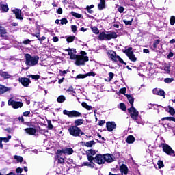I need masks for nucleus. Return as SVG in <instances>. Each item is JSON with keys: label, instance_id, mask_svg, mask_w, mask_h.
<instances>
[{"label": "nucleus", "instance_id": "obj_1", "mask_svg": "<svg viewBox=\"0 0 175 175\" xmlns=\"http://www.w3.org/2000/svg\"><path fill=\"white\" fill-rule=\"evenodd\" d=\"M25 64L27 65V68L25 70L29 69L31 66H35V65H38V62H39L38 56H31L29 54H25Z\"/></svg>", "mask_w": 175, "mask_h": 175}, {"label": "nucleus", "instance_id": "obj_2", "mask_svg": "<svg viewBox=\"0 0 175 175\" xmlns=\"http://www.w3.org/2000/svg\"><path fill=\"white\" fill-rule=\"evenodd\" d=\"M68 132L74 137H80L81 129L76 126H71L68 128Z\"/></svg>", "mask_w": 175, "mask_h": 175}, {"label": "nucleus", "instance_id": "obj_3", "mask_svg": "<svg viewBox=\"0 0 175 175\" xmlns=\"http://www.w3.org/2000/svg\"><path fill=\"white\" fill-rule=\"evenodd\" d=\"M124 53H125V54L129 58L130 61H132V62H136V61H137V58H136L135 54H133L132 47H129L127 49L124 50Z\"/></svg>", "mask_w": 175, "mask_h": 175}, {"label": "nucleus", "instance_id": "obj_4", "mask_svg": "<svg viewBox=\"0 0 175 175\" xmlns=\"http://www.w3.org/2000/svg\"><path fill=\"white\" fill-rule=\"evenodd\" d=\"M75 64L77 65L78 66H80V65H85V62H88V56H77V58L75 59Z\"/></svg>", "mask_w": 175, "mask_h": 175}, {"label": "nucleus", "instance_id": "obj_5", "mask_svg": "<svg viewBox=\"0 0 175 175\" xmlns=\"http://www.w3.org/2000/svg\"><path fill=\"white\" fill-rule=\"evenodd\" d=\"M63 114L65 116H68L70 118H73V117H81V113L77 111H68V110H64Z\"/></svg>", "mask_w": 175, "mask_h": 175}, {"label": "nucleus", "instance_id": "obj_6", "mask_svg": "<svg viewBox=\"0 0 175 175\" xmlns=\"http://www.w3.org/2000/svg\"><path fill=\"white\" fill-rule=\"evenodd\" d=\"M163 151L165 152V154H167V155L175 157L174 150H173V149H172V147L166 144H163Z\"/></svg>", "mask_w": 175, "mask_h": 175}, {"label": "nucleus", "instance_id": "obj_7", "mask_svg": "<svg viewBox=\"0 0 175 175\" xmlns=\"http://www.w3.org/2000/svg\"><path fill=\"white\" fill-rule=\"evenodd\" d=\"M8 106H12L13 109H18L23 107V103L15 101L12 98L8 100Z\"/></svg>", "mask_w": 175, "mask_h": 175}, {"label": "nucleus", "instance_id": "obj_8", "mask_svg": "<svg viewBox=\"0 0 175 175\" xmlns=\"http://www.w3.org/2000/svg\"><path fill=\"white\" fill-rule=\"evenodd\" d=\"M128 111L133 120H136V118L139 117V111L133 106L129 109Z\"/></svg>", "mask_w": 175, "mask_h": 175}, {"label": "nucleus", "instance_id": "obj_9", "mask_svg": "<svg viewBox=\"0 0 175 175\" xmlns=\"http://www.w3.org/2000/svg\"><path fill=\"white\" fill-rule=\"evenodd\" d=\"M93 161L95 163H98V165H103V163H105L104 157L102 154H96L95 157H94Z\"/></svg>", "mask_w": 175, "mask_h": 175}, {"label": "nucleus", "instance_id": "obj_10", "mask_svg": "<svg viewBox=\"0 0 175 175\" xmlns=\"http://www.w3.org/2000/svg\"><path fill=\"white\" fill-rule=\"evenodd\" d=\"M95 154H96V152H95V150H93L92 149L88 150L87 151V157L89 162H93L94 157L92 156L95 155Z\"/></svg>", "mask_w": 175, "mask_h": 175}, {"label": "nucleus", "instance_id": "obj_11", "mask_svg": "<svg viewBox=\"0 0 175 175\" xmlns=\"http://www.w3.org/2000/svg\"><path fill=\"white\" fill-rule=\"evenodd\" d=\"M107 129L109 131V132L113 131V129H116L117 128V125L116 124V122H107Z\"/></svg>", "mask_w": 175, "mask_h": 175}, {"label": "nucleus", "instance_id": "obj_12", "mask_svg": "<svg viewBox=\"0 0 175 175\" xmlns=\"http://www.w3.org/2000/svg\"><path fill=\"white\" fill-rule=\"evenodd\" d=\"M0 77L5 79H10L13 80V76L9 74V72L3 71L2 70H0Z\"/></svg>", "mask_w": 175, "mask_h": 175}, {"label": "nucleus", "instance_id": "obj_13", "mask_svg": "<svg viewBox=\"0 0 175 175\" xmlns=\"http://www.w3.org/2000/svg\"><path fill=\"white\" fill-rule=\"evenodd\" d=\"M103 158H104V163L105 162H107L108 163H111V162L114 161V159L113 158V156L110 154H104Z\"/></svg>", "mask_w": 175, "mask_h": 175}, {"label": "nucleus", "instance_id": "obj_14", "mask_svg": "<svg viewBox=\"0 0 175 175\" xmlns=\"http://www.w3.org/2000/svg\"><path fill=\"white\" fill-rule=\"evenodd\" d=\"M11 12L15 14L16 18H18L19 20H21V10L19 9H15V8H12Z\"/></svg>", "mask_w": 175, "mask_h": 175}, {"label": "nucleus", "instance_id": "obj_15", "mask_svg": "<svg viewBox=\"0 0 175 175\" xmlns=\"http://www.w3.org/2000/svg\"><path fill=\"white\" fill-rule=\"evenodd\" d=\"M12 90V88L0 85V95Z\"/></svg>", "mask_w": 175, "mask_h": 175}, {"label": "nucleus", "instance_id": "obj_16", "mask_svg": "<svg viewBox=\"0 0 175 175\" xmlns=\"http://www.w3.org/2000/svg\"><path fill=\"white\" fill-rule=\"evenodd\" d=\"M126 18H129V20ZM133 21V16H126V18L123 19V22L124 23L125 25H132Z\"/></svg>", "mask_w": 175, "mask_h": 175}, {"label": "nucleus", "instance_id": "obj_17", "mask_svg": "<svg viewBox=\"0 0 175 175\" xmlns=\"http://www.w3.org/2000/svg\"><path fill=\"white\" fill-rule=\"evenodd\" d=\"M61 152L64 154V155H72L73 154V149L72 148H66L61 150Z\"/></svg>", "mask_w": 175, "mask_h": 175}, {"label": "nucleus", "instance_id": "obj_18", "mask_svg": "<svg viewBox=\"0 0 175 175\" xmlns=\"http://www.w3.org/2000/svg\"><path fill=\"white\" fill-rule=\"evenodd\" d=\"M152 92L154 95H159L165 98V91L159 89H153Z\"/></svg>", "mask_w": 175, "mask_h": 175}, {"label": "nucleus", "instance_id": "obj_19", "mask_svg": "<svg viewBox=\"0 0 175 175\" xmlns=\"http://www.w3.org/2000/svg\"><path fill=\"white\" fill-rule=\"evenodd\" d=\"M108 57L112 59V61L117 62V55L113 51H109L108 52Z\"/></svg>", "mask_w": 175, "mask_h": 175}, {"label": "nucleus", "instance_id": "obj_20", "mask_svg": "<svg viewBox=\"0 0 175 175\" xmlns=\"http://www.w3.org/2000/svg\"><path fill=\"white\" fill-rule=\"evenodd\" d=\"M0 10L1 13H8L9 12V6L8 4H1L0 5Z\"/></svg>", "mask_w": 175, "mask_h": 175}, {"label": "nucleus", "instance_id": "obj_21", "mask_svg": "<svg viewBox=\"0 0 175 175\" xmlns=\"http://www.w3.org/2000/svg\"><path fill=\"white\" fill-rule=\"evenodd\" d=\"M25 131L28 135H33L35 133H36V129L33 128H27L25 129Z\"/></svg>", "mask_w": 175, "mask_h": 175}, {"label": "nucleus", "instance_id": "obj_22", "mask_svg": "<svg viewBox=\"0 0 175 175\" xmlns=\"http://www.w3.org/2000/svg\"><path fill=\"white\" fill-rule=\"evenodd\" d=\"M120 172L122 174H124V175L128 174V167H126V165H125L124 164H122L120 166Z\"/></svg>", "mask_w": 175, "mask_h": 175}, {"label": "nucleus", "instance_id": "obj_23", "mask_svg": "<svg viewBox=\"0 0 175 175\" xmlns=\"http://www.w3.org/2000/svg\"><path fill=\"white\" fill-rule=\"evenodd\" d=\"M87 76H95V72H88L86 75H78L77 76V79H85V77H87Z\"/></svg>", "mask_w": 175, "mask_h": 175}, {"label": "nucleus", "instance_id": "obj_24", "mask_svg": "<svg viewBox=\"0 0 175 175\" xmlns=\"http://www.w3.org/2000/svg\"><path fill=\"white\" fill-rule=\"evenodd\" d=\"M66 51H68V55H70V59H76L77 58V55L73 54V51L71 49H66Z\"/></svg>", "mask_w": 175, "mask_h": 175}, {"label": "nucleus", "instance_id": "obj_25", "mask_svg": "<svg viewBox=\"0 0 175 175\" xmlns=\"http://www.w3.org/2000/svg\"><path fill=\"white\" fill-rule=\"evenodd\" d=\"M6 33H8L6 29H5V27L0 25V37L4 38L5 35H6Z\"/></svg>", "mask_w": 175, "mask_h": 175}, {"label": "nucleus", "instance_id": "obj_26", "mask_svg": "<svg viewBox=\"0 0 175 175\" xmlns=\"http://www.w3.org/2000/svg\"><path fill=\"white\" fill-rule=\"evenodd\" d=\"M107 40H110V39H116L117 38V33L116 32H111L107 34Z\"/></svg>", "mask_w": 175, "mask_h": 175}, {"label": "nucleus", "instance_id": "obj_27", "mask_svg": "<svg viewBox=\"0 0 175 175\" xmlns=\"http://www.w3.org/2000/svg\"><path fill=\"white\" fill-rule=\"evenodd\" d=\"M31 84V80L28 78H23V87H28Z\"/></svg>", "mask_w": 175, "mask_h": 175}, {"label": "nucleus", "instance_id": "obj_28", "mask_svg": "<svg viewBox=\"0 0 175 175\" xmlns=\"http://www.w3.org/2000/svg\"><path fill=\"white\" fill-rule=\"evenodd\" d=\"M99 40H107V34L102 32L98 36Z\"/></svg>", "mask_w": 175, "mask_h": 175}, {"label": "nucleus", "instance_id": "obj_29", "mask_svg": "<svg viewBox=\"0 0 175 175\" xmlns=\"http://www.w3.org/2000/svg\"><path fill=\"white\" fill-rule=\"evenodd\" d=\"M134 121H135L137 124H139L141 125H144V124H146V122H144V120H143V119L139 116H137L136 119H134Z\"/></svg>", "mask_w": 175, "mask_h": 175}, {"label": "nucleus", "instance_id": "obj_30", "mask_svg": "<svg viewBox=\"0 0 175 175\" xmlns=\"http://www.w3.org/2000/svg\"><path fill=\"white\" fill-rule=\"evenodd\" d=\"M74 124H75V126H79L80 125H83V124H84V120H83V119L75 120Z\"/></svg>", "mask_w": 175, "mask_h": 175}, {"label": "nucleus", "instance_id": "obj_31", "mask_svg": "<svg viewBox=\"0 0 175 175\" xmlns=\"http://www.w3.org/2000/svg\"><path fill=\"white\" fill-rule=\"evenodd\" d=\"M134 142L135 137H133V135H129L127 137L126 143H129V144H132V143H134Z\"/></svg>", "mask_w": 175, "mask_h": 175}, {"label": "nucleus", "instance_id": "obj_32", "mask_svg": "<svg viewBox=\"0 0 175 175\" xmlns=\"http://www.w3.org/2000/svg\"><path fill=\"white\" fill-rule=\"evenodd\" d=\"M105 0H100V3H98V8L99 10H103V9H105Z\"/></svg>", "mask_w": 175, "mask_h": 175}, {"label": "nucleus", "instance_id": "obj_33", "mask_svg": "<svg viewBox=\"0 0 175 175\" xmlns=\"http://www.w3.org/2000/svg\"><path fill=\"white\" fill-rule=\"evenodd\" d=\"M126 98H128V100L130 103V105H131V107L133 106V102H135V99L133 98V97H131V95L129 94H125Z\"/></svg>", "mask_w": 175, "mask_h": 175}, {"label": "nucleus", "instance_id": "obj_34", "mask_svg": "<svg viewBox=\"0 0 175 175\" xmlns=\"http://www.w3.org/2000/svg\"><path fill=\"white\" fill-rule=\"evenodd\" d=\"M58 103H64V100H66V98L64 96H59L57 99Z\"/></svg>", "mask_w": 175, "mask_h": 175}, {"label": "nucleus", "instance_id": "obj_35", "mask_svg": "<svg viewBox=\"0 0 175 175\" xmlns=\"http://www.w3.org/2000/svg\"><path fill=\"white\" fill-rule=\"evenodd\" d=\"M81 105L86 109V110H92V107L87 105V103L83 102Z\"/></svg>", "mask_w": 175, "mask_h": 175}, {"label": "nucleus", "instance_id": "obj_36", "mask_svg": "<svg viewBox=\"0 0 175 175\" xmlns=\"http://www.w3.org/2000/svg\"><path fill=\"white\" fill-rule=\"evenodd\" d=\"M81 105L86 109V110H92V107L87 105V103L83 102Z\"/></svg>", "mask_w": 175, "mask_h": 175}, {"label": "nucleus", "instance_id": "obj_37", "mask_svg": "<svg viewBox=\"0 0 175 175\" xmlns=\"http://www.w3.org/2000/svg\"><path fill=\"white\" fill-rule=\"evenodd\" d=\"M14 159H15V161H16L17 163H18L20 162H23V157H21V156L14 155Z\"/></svg>", "mask_w": 175, "mask_h": 175}, {"label": "nucleus", "instance_id": "obj_38", "mask_svg": "<svg viewBox=\"0 0 175 175\" xmlns=\"http://www.w3.org/2000/svg\"><path fill=\"white\" fill-rule=\"evenodd\" d=\"M95 144V141H89L85 144L86 147H92Z\"/></svg>", "mask_w": 175, "mask_h": 175}, {"label": "nucleus", "instance_id": "obj_39", "mask_svg": "<svg viewBox=\"0 0 175 175\" xmlns=\"http://www.w3.org/2000/svg\"><path fill=\"white\" fill-rule=\"evenodd\" d=\"M76 39V37L75 36H70L67 37L66 40L68 43H72Z\"/></svg>", "mask_w": 175, "mask_h": 175}, {"label": "nucleus", "instance_id": "obj_40", "mask_svg": "<svg viewBox=\"0 0 175 175\" xmlns=\"http://www.w3.org/2000/svg\"><path fill=\"white\" fill-rule=\"evenodd\" d=\"M174 81V78H165L164 79V82L167 84H170V83H173Z\"/></svg>", "mask_w": 175, "mask_h": 175}, {"label": "nucleus", "instance_id": "obj_41", "mask_svg": "<svg viewBox=\"0 0 175 175\" xmlns=\"http://www.w3.org/2000/svg\"><path fill=\"white\" fill-rule=\"evenodd\" d=\"M165 120H167V121H174L175 122L174 117H165L162 118V121H165Z\"/></svg>", "mask_w": 175, "mask_h": 175}, {"label": "nucleus", "instance_id": "obj_42", "mask_svg": "<svg viewBox=\"0 0 175 175\" xmlns=\"http://www.w3.org/2000/svg\"><path fill=\"white\" fill-rule=\"evenodd\" d=\"M168 109H169L168 113H170V114H171V116H174L175 110L174 109V108L170 107V106H169Z\"/></svg>", "mask_w": 175, "mask_h": 175}, {"label": "nucleus", "instance_id": "obj_43", "mask_svg": "<svg viewBox=\"0 0 175 175\" xmlns=\"http://www.w3.org/2000/svg\"><path fill=\"white\" fill-rule=\"evenodd\" d=\"M71 14L74 16L76 17L77 18H81V14H77L75 12H72Z\"/></svg>", "mask_w": 175, "mask_h": 175}, {"label": "nucleus", "instance_id": "obj_44", "mask_svg": "<svg viewBox=\"0 0 175 175\" xmlns=\"http://www.w3.org/2000/svg\"><path fill=\"white\" fill-rule=\"evenodd\" d=\"M159 43H161V40H156L154 43H153V48L154 49H157L158 44H159Z\"/></svg>", "mask_w": 175, "mask_h": 175}, {"label": "nucleus", "instance_id": "obj_45", "mask_svg": "<svg viewBox=\"0 0 175 175\" xmlns=\"http://www.w3.org/2000/svg\"><path fill=\"white\" fill-rule=\"evenodd\" d=\"M57 160H58V163H65V161L64 158L61 157L60 156H57Z\"/></svg>", "mask_w": 175, "mask_h": 175}, {"label": "nucleus", "instance_id": "obj_46", "mask_svg": "<svg viewBox=\"0 0 175 175\" xmlns=\"http://www.w3.org/2000/svg\"><path fill=\"white\" fill-rule=\"evenodd\" d=\"M29 77H31V79H33L34 80H39V79H40V75H29Z\"/></svg>", "mask_w": 175, "mask_h": 175}, {"label": "nucleus", "instance_id": "obj_47", "mask_svg": "<svg viewBox=\"0 0 175 175\" xmlns=\"http://www.w3.org/2000/svg\"><path fill=\"white\" fill-rule=\"evenodd\" d=\"M170 22L171 25H174V24H175V16H171V18L170 19Z\"/></svg>", "mask_w": 175, "mask_h": 175}, {"label": "nucleus", "instance_id": "obj_48", "mask_svg": "<svg viewBox=\"0 0 175 175\" xmlns=\"http://www.w3.org/2000/svg\"><path fill=\"white\" fill-rule=\"evenodd\" d=\"M120 107L121 110H123V111H125V110H126V106H125V104H124V103H121L120 104Z\"/></svg>", "mask_w": 175, "mask_h": 175}, {"label": "nucleus", "instance_id": "obj_49", "mask_svg": "<svg viewBox=\"0 0 175 175\" xmlns=\"http://www.w3.org/2000/svg\"><path fill=\"white\" fill-rule=\"evenodd\" d=\"M2 139H3V141L4 142V143H8V142H9V140H10L12 139V136L8 135V137H3Z\"/></svg>", "mask_w": 175, "mask_h": 175}, {"label": "nucleus", "instance_id": "obj_50", "mask_svg": "<svg viewBox=\"0 0 175 175\" xmlns=\"http://www.w3.org/2000/svg\"><path fill=\"white\" fill-rule=\"evenodd\" d=\"M16 175H21V173H23V169L21 167H18L16 169Z\"/></svg>", "mask_w": 175, "mask_h": 175}, {"label": "nucleus", "instance_id": "obj_51", "mask_svg": "<svg viewBox=\"0 0 175 175\" xmlns=\"http://www.w3.org/2000/svg\"><path fill=\"white\" fill-rule=\"evenodd\" d=\"M92 30L94 33H96V35H98V33H99V29H98L96 27H92Z\"/></svg>", "mask_w": 175, "mask_h": 175}, {"label": "nucleus", "instance_id": "obj_52", "mask_svg": "<svg viewBox=\"0 0 175 175\" xmlns=\"http://www.w3.org/2000/svg\"><path fill=\"white\" fill-rule=\"evenodd\" d=\"M157 165H158V166H159V169H161V167H163V161H159L158 162H157Z\"/></svg>", "mask_w": 175, "mask_h": 175}, {"label": "nucleus", "instance_id": "obj_53", "mask_svg": "<svg viewBox=\"0 0 175 175\" xmlns=\"http://www.w3.org/2000/svg\"><path fill=\"white\" fill-rule=\"evenodd\" d=\"M116 61H119V62L121 64H124V65H126V63H125L124 60L120 57V56H117Z\"/></svg>", "mask_w": 175, "mask_h": 175}, {"label": "nucleus", "instance_id": "obj_54", "mask_svg": "<svg viewBox=\"0 0 175 175\" xmlns=\"http://www.w3.org/2000/svg\"><path fill=\"white\" fill-rule=\"evenodd\" d=\"M124 10H125V8H124V7H122V6H120L118 8V11L120 13H124Z\"/></svg>", "mask_w": 175, "mask_h": 175}, {"label": "nucleus", "instance_id": "obj_55", "mask_svg": "<svg viewBox=\"0 0 175 175\" xmlns=\"http://www.w3.org/2000/svg\"><path fill=\"white\" fill-rule=\"evenodd\" d=\"M68 92H73L74 94H76V92H75V90L73 89V87L70 86L68 90Z\"/></svg>", "mask_w": 175, "mask_h": 175}, {"label": "nucleus", "instance_id": "obj_56", "mask_svg": "<svg viewBox=\"0 0 175 175\" xmlns=\"http://www.w3.org/2000/svg\"><path fill=\"white\" fill-rule=\"evenodd\" d=\"M86 10L88 11V13H90V14H92V13H94V10H91V8H90V5H88L86 7Z\"/></svg>", "mask_w": 175, "mask_h": 175}, {"label": "nucleus", "instance_id": "obj_57", "mask_svg": "<svg viewBox=\"0 0 175 175\" xmlns=\"http://www.w3.org/2000/svg\"><path fill=\"white\" fill-rule=\"evenodd\" d=\"M61 24L64 25V24H68V20L66 18H62L61 20Z\"/></svg>", "mask_w": 175, "mask_h": 175}, {"label": "nucleus", "instance_id": "obj_58", "mask_svg": "<svg viewBox=\"0 0 175 175\" xmlns=\"http://www.w3.org/2000/svg\"><path fill=\"white\" fill-rule=\"evenodd\" d=\"M29 114H31V111H27L25 112H23V116H24V117H28Z\"/></svg>", "mask_w": 175, "mask_h": 175}, {"label": "nucleus", "instance_id": "obj_59", "mask_svg": "<svg viewBox=\"0 0 175 175\" xmlns=\"http://www.w3.org/2000/svg\"><path fill=\"white\" fill-rule=\"evenodd\" d=\"M88 167H91V169L95 168V163H94V162L92 161V162L90 161V163H89Z\"/></svg>", "mask_w": 175, "mask_h": 175}, {"label": "nucleus", "instance_id": "obj_60", "mask_svg": "<svg viewBox=\"0 0 175 175\" xmlns=\"http://www.w3.org/2000/svg\"><path fill=\"white\" fill-rule=\"evenodd\" d=\"M109 81H111V80H113V77H114V73L109 72Z\"/></svg>", "mask_w": 175, "mask_h": 175}, {"label": "nucleus", "instance_id": "obj_61", "mask_svg": "<svg viewBox=\"0 0 175 175\" xmlns=\"http://www.w3.org/2000/svg\"><path fill=\"white\" fill-rule=\"evenodd\" d=\"M120 94H125V92H126V88H121L120 90Z\"/></svg>", "mask_w": 175, "mask_h": 175}, {"label": "nucleus", "instance_id": "obj_62", "mask_svg": "<svg viewBox=\"0 0 175 175\" xmlns=\"http://www.w3.org/2000/svg\"><path fill=\"white\" fill-rule=\"evenodd\" d=\"M71 29L72 32H76V31H77V27H76V25H72Z\"/></svg>", "mask_w": 175, "mask_h": 175}, {"label": "nucleus", "instance_id": "obj_63", "mask_svg": "<svg viewBox=\"0 0 175 175\" xmlns=\"http://www.w3.org/2000/svg\"><path fill=\"white\" fill-rule=\"evenodd\" d=\"M164 70H165V72H170V66H165Z\"/></svg>", "mask_w": 175, "mask_h": 175}, {"label": "nucleus", "instance_id": "obj_64", "mask_svg": "<svg viewBox=\"0 0 175 175\" xmlns=\"http://www.w3.org/2000/svg\"><path fill=\"white\" fill-rule=\"evenodd\" d=\"M31 41L29 39H27L26 40L23 41V44H29Z\"/></svg>", "mask_w": 175, "mask_h": 175}]
</instances>
